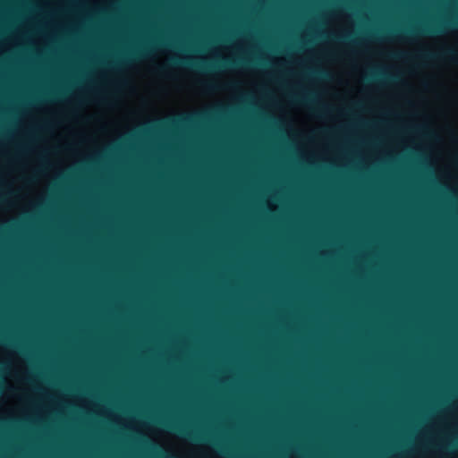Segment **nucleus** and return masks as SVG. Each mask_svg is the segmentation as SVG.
I'll return each instance as SVG.
<instances>
[{"label": "nucleus", "instance_id": "obj_1", "mask_svg": "<svg viewBox=\"0 0 458 458\" xmlns=\"http://www.w3.org/2000/svg\"><path fill=\"white\" fill-rule=\"evenodd\" d=\"M458 28V21L437 22L435 24H425L420 28H409L403 31L401 37L405 38H412L420 32L426 34L444 33L449 29Z\"/></svg>", "mask_w": 458, "mask_h": 458}, {"label": "nucleus", "instance_id": "obj_2", "mask_svg": "<svg viewBox=\"0 0 458 458\" xmlns=\"http://www.w3.org/2000/svg\"><path fill=\"white\" fill-rule=\"evenodd\" d=\"M421 58L423 59H436V58H448L453 62L457 63L458 62V50L454 47H446L442 49L437 54H433L430 52H423L420 55Z\"/></svg>", "mask_w": 458, "mask_h": 458}, {"label": "nucleus", "instance_id": "obj_3", "mask_svg": "<svg viewBox=\"0 0 458 458\" xmlns=\"http://www.w3.org/2000/svg\"><path fill=\"white\" fill-rule=\"evenodd\" d=\"M160 423H162L164 426H165L171 429L175 430L176 432H178L183 436H187L188 437H190L191 439H194V440L204 439V437H202L199 433L188 430L186 428H184L181 425H178L176 423L168 422V421H161Z\"/></svg>", "mask_w": 458, "mask_h": 458}, {"label": "nucleus", "instance_id": "obj_4", "mask_svg": "<svg viewBox=\"0 0 458 458\" xmlns=\"http://www.w3.org/2000/svg\"><path fill=\"white\" fill-rule=\"evenodd\" d=\"M32 12V3H30V13ZM32 34V18L30 17V35ZM30 64H32V42L30 41ZM32 81V71L30 70V82ZM32 101V87L30 86V102Z\"/></svg>", "mask_w": 458, "mask_h": 458}, {"label": "nucleus", "instance_id": "obj_5", "mask_svg": "<svg viewBox=\"0 0 458 458\" xmlns=\"http://www.w3.org/2000/svg\"><path fill=\"white\" fill-rule=\"evenodd\" d=\"M172 63L174 64H186V65H190V64H192L191 63V60L190 58H173L172 59Z\"/></svg>", "mask_w": 458, "mask_h": 458}, {"label": "nucleus", "instance_id": "obj_6", "mask_svg": "<svg viewBox=\"0 0 458 458\" xmlns=\"http://www.w3.org/2000/svg\"><path fill=\"white\" fill-rule=\"evenodd\" d=\"M371 78H386L391 81H395L399 79V77L396 75H386L383 72L376 73Z\"/></svg>", "mask_w": 458, "mask_h": 458}, {"label": "nucleus", "instance_id": "obj_7", "mask_svg": "<svg viewBox=\"0 0 458 458\" xmlns=\"http://www.w3.org/2000/svg\"><path fill=\"white\" fill-rule=\"evenodd\" d=\"M148 48H143V49L136 51L135 53H133L132 55L134 57H145V56L148 55Z\"/></svg>", "mask_w": 458, "mask_h": 458}, {"label": "nucleus", "instance_id": "obj_8", "mask_svg": "<svg viewBox=\"0 0 458 458\" xmlns=\"http://www.w3.org/2000/svg\"><path fill=\"white\" fill-rule=\"evenodd\" d=\"M30 237L32 236V208H33V202H32V199L30 198ZM32 265V261L30 260V266ZM32 354V350L30 349V355ZM30 383H32V381L30 380Z\"/></svg>", "mask_w": 458, "mask_h": 458}, {"label": "nucleus", "instance_id": "obj_9", "mask_svg": "<svg viewBox=\"0 0 458 458\" xmlns=\"http://www.w3.org/2000/svg\"><path fill=\"white\" fill-rule=\"evenodd\" d=\"M202 86L207 89V90H214V89H216L217 87L216 84L212 83V82H204L202 83Z\"/></svg>", "mask_w": 458, "mask_h": 458}, {"label": "nucleus", "instance_id": "obj_10", "mask_svg": "<svg viewBox=\"0 0 458 458\" xmlns=\"http://www.w3.org/2000/svg\"><path fill=\"white\" fill-rule=\"evenodd\" d=\"M30 429L32 428V399L30 398ZM32 451V437H30V452Z\"/></svg>", "mask_w": 458, "mask_h": 458}, {"label": "nucleus", "instance_id": "obj_11", "mask_svg": "<svg viewBox=\"0 0 458 458\" xmlns=\"http://www.w3.org/2000/svg\"><path fill=\"white\" fill-rule=\"evenodd\" d=\"M32 143V119L30 118V144ZM30 183L32 182V179H33V172H32V167L30 166Z\"/></svg>", "mask_w": 458, "mask_h": 458}, {"label": "nucleus", "instance_id": "obj_12", "mask_svg": "<svg viewBox=\"0 0 458 458\" xmlns=\"http://www.w3.org/2000/svg\"><path fill=\"white\" fill-rule=\"evenodd\" d=\"M234 64H236L234 62H232V61L227 60V59H224L222 61V64H221V65L224 66V67L233 66Z\"/></svg>", "mask_w": 458, "mask_h": 458}, {"label": "nucleus", "instance_id": "obj_13", "mask_svg": "<svg viewBox=\"0 0 458 458\" xmlns=\"http://www.w3.org/2000/svg\"><path fill=\"white\" fill-rule=\"evenodd\" d=\"M403 55H404L403 53H394V54L392 55V57H394V58H401Z\"/></svg>", "mask_w": 458, "mask_h": 458}, {"label": "nucleus", "instance_id": "obj_14", "mask_svg": "<svg viewBox=\"0 0 458 458\" xmlns=\"http://www.w3.org/2000/svg\"><path fill=\"white\" fill-rule=\"evenodd\" d=\"M318 110L319 112H321V113H326V112L327 111V106H319V107L318 108Z\"/></svg>", "mask_w": 458, "mask_h": 458}, {"label": "nucleus", "instance_id": "obj_15", "mask_svg": "<svg viewBox=\"0 0 458 458\" xmlns=\"http://www.w3.org/2000/svg\"><path fill=\"white\" fill-rule=\"evenodd\" d=\"M315 73L318 76H326L327 72L325 71H317Z\"/></svg>", "mask_w": 458, "mask_h": 458}, {"label": "nucleus", "instance_id": "obj_16", "mask_svg": "<svg viewBox=\"0 0 458 458\" xmlns=\"http://www.w3.org/2000/svg\"><path fill=\"white\" fill-rule=\"evenodd\" d=\"M157 71H158L159 72H163L165 71V67H164V66H159V67L157 68Z\"/></svg>", "mask_w": 458, "mask_h": 458}, {"label": "nucleus", "instance_id": "obj_17", "mask_svg": "<svg viewBox=\"0 0 458 458\" xmlns=\"http://www.w3.org/2000/svg\"><path fill=\"white\" fill-rule=\"evenodd\" d=\"M349 38H350L349 35H345V36L342 37L343 39H348Z\"/></svg>", "mask_w": 458, "mask_h": 458}, {"label": "nucleus", "instance_id": "obj_18", "mask_svg": "<svg viewBox=\"0 0 458 458\" xmlns=\"http://www.w3.org/2000/svg\"><path fill=\"white\" fill-rule=\"evenodd\" d=\"M4 337L3 336L2 334H0V341H4Z\"/></svg>", "mask_w": 458, "mask_h": 458}, {"label": "nucleus", "instance_id": "obj_19", "mask_svg": "<svg viewBox=\"0 0 458 458\" xmlns=\"http://www.w3.org/2000/svg\"><path fill=\"white\" fill-rule=\"evenodd\" d=\"M30 3H32V0H30Z\"/></svg>", "mask_w": 458, "mask_h": 458}]
</instances>
